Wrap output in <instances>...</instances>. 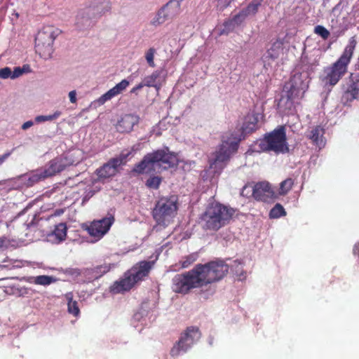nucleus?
<instances>
[{"mask_svg":"<svg viewBox=\"0 0 359 359\" xmlns=\"http://www.w3.org/2000/svg\"><path fill=\"white\" fill-rule=\"evenodd\" d=\"M177 165V155L170 151L169 149L166 147L147 154L142 160L135 165L133 171L138 174H143L150 173L157 169V171L161 172Z\"/></svg>","mask_w":359,"mask_h":359,"instance_id":"f257e3e1","label":"nucleus"},{"mask_svg":"<svg viewBox=\"0 0 359 359\" xmlns=\"http://www.w3.org/2000/svg\"><path fill=\"white\" fill-rule=\"evenodd\" d=\"M154 264V261L137 262L124 273L122 278L113 283L110 287V292L119 294L130 291L137 283L142 282L149 276Z\"/></svg>","mask_w":359,"mask_h":359,"instance_id":"f03ea898","label":"nucleus"},{"mask_svg":"<svg viewBox=\"0 0 359 359\" xmlns=\"http://www.w3.org/2000/svg\"><path fill=\"white\" fill-rule=\"evenodd\" d=\"M235 210L226 205L216 203L210 205L201 217L205 230L217 231L231 220Z\"/></svg>","mask_w":359,"mask_h":359,"instance_id":"7ed1b4c3","label":"nucleus"},{"mask_svg":"<svg viewBox=\"0 0 359 359\" xmlns=\"http://www.w3.org/2000/svg\"><path fill=\"white\" fill-rule=\"evenodd\" d=\"M177 210V196H161L156 201L151 214L158 225L167 226L175 217Z\"/></svg>","mask_w":359,"mask_h":359,"instance_id":"20e7f679","label":"nucleus"},{"mask_svg":"<svg viewBox=\"0 0 359 359\" xmlns=\"http://www.w3.org/2000/svg\"><path fill=\"white\" fill-rule=\"evenodd\" d=\"M241 138H237L231 134L226 140H222L218 149L212 154V158H210V168L215 172H221L230 160L231 156L236 153L238 149Z\"/></svg>","mask_w":359,"mask_h":359,"instance_id":"39448f33","label":"nucleus"},{"mask_svg":"<svg viewBox=\"0 0 359 359\" xmlns=\"http://www.w3.org/2000/svg\"><path fill=\"white\" fill-rule=\"evenodd\" d=\"M259 147L263 151H273L277 154L287 153L289 147L285 126H278L273 130L266 133L260 140Z\"/></svg>","mask_w":359,"mask_h":359,"instance_id":"423d86ee","label":"nucleus"},{"mask_svg":"<svg viewBox=\"0 0 359 359\" xmlns=\"http://www.w3.org/2000/svg\"><path fill=\"white\" fill-rule=\"evenodd\" d=\"M195 266L202 286L220 280L229 271V266L222 260L198 264Z\"/></svg>","mask_w":359,"mask_h":359,"instance_id":"0eeeda50","label":"nucleus"},{"mask_svg":"<svg viewBox=\"0 0 359 359\" xmlns=\"http://www.w3.org/2000/svg\"><path fill=\"white\" fill-rule=\"evenodd\" d=\"M202 287L196 266L193 269L177 274L172 278V291L175 293L187 294L191 289Z\"/></svg>","mask_w":359,"mask_h":359,"instance_id":"6e6552de","label":"nucleus"},{"mask_svg":"<svg viewBox=\"0 0 359 359\" xmlns=\"http://www.w3.org/2000/svg\"><path fill=\"white\" fill-rule=\"evenodd\" d=\"M201 337V332L196 326L187 327L181 334L179 340L170 350L172 357L178 356L181 353H186Z\"/></svg>","mask_w":359,"mask_h":359,"instance_id":"1a4fd4ad","label":"nucleus"},{"mask_svg":"<svg viewBox=\"0 0 359 359\" xmlns=\"http://www.w3.org/2000/svg\"><path fill=\"white\" fill-rule=\"evenodd\" d=\"M55 39L53 27H45L39 31L35 38L36 52L42 57H50L53 51V45Z\"/></svg>","mask_w":359,"mask_h":359,"instance_id":"9d476101","label":"nucleus"},{"mask_svg":"<svg viewBox=\"0 0 359 359\" xmlns=\"http://www.w3.org/2000/svg\"><path fill=\"white\" fill-rule=\"evenodd\" d=\"M182 1L183 0H170L158 11L151 24L156 27L177 17L181 12Z\"/></svg>","mask_w":359,"mask_h":359,"instance_id":"9b49d317","label":"nucleus"},{"mask_svg":"<svg viewBox=\"0 0 359 359\" xmlns=\"http://www.w3.org/2000/svg\"><path fill=\"white\" fill-rule=\"evenodd\" d=\"M114 222L113 216L104 217L100 220L93 221L86 230L89 235L95 238L97 241L101 239L109 230L111 226Z\"/></svg>","mask_w":359,"mask_h":359,"instance_id":"f8f14e48","label":"nucleus"},{"mask_svg":"<svg viewBox=\"0 0 359 359\" xmlns=\"http://www.w3.org/2000/svg\"><path fill=\"white\" fill-rule=\"evenodd\" d=\"M308 86L302 81L300 76H294L290 79V88L286 95L287 100L290 102V105H292L295 99L302 98Z\"/></svg>","mask_w":359,"mask_h":359,"instance_id":"ddd939ff","label":"nucleus"},{"mask_svg":"<svg viewBox=\"0 0 359 359\" xmlns=\"http://www.w3.org/2000/svg\"><path fill=\"white\" fill-rule=\"evenodd\" d=\"M74 161L68 156L57 157L49 161L48 167L43 169L48 177H53L72 165Z\"/></svg>","mask_w":359,"mask_h":359,"instance_id":"4468645a","label":"nucleus"},{"mask_svg":"<svg viewBox=\"0 0 359 359\" xmlns=\"http://www.w3.org/2000/svg\"><path fill=\"white\" fill-rule=\"evenodd\" d=\"M259 114L252 112L248 113L244 118L243 125L241 128V134L237 138H241V140L245 139L248 135L252 134L255 132L258 128Z\"/></svg>","mask_w":359,"mask_h":359,"instance_id":"2eb2a0df","label":"nucleus"},{"mask_svg":"<svg viewBox=\"0 0 359 359\" xmlns=\"http://www.w3.org/2000/svg\"><path fill=\"white\" fill-rule=\"evenodd\" d=\"M356 41L352 37L341 56L338 59V79L346 72V67L352 57Z\"/></svg>","mask_w":359,"mask_h":359,"instance_id":"dca6fc26","label":"nucleus"},{"mask_svg":"<svg viewBox=\"0 0 359 359\" xmlns=\"http://www.w3.org/2000/svg\"><path fill=\"white\" fill-rule=\"evenodd\" d=\"M283 53V43L282 41L277 39L273 42L270 47L267 48L266 53L263 55L262 59L266 65H271L275 62L280 55Z\"/></svg>","mask_w":359,"mask_h":359,"instance_id":"f3484780","label":"nucleus"},{"mask_svg":"<svg viewBox=\"0 0 359 359\" xmlns=\"http://www.w3.org/2000/svg\"><path fill=\"white\" fill-rule=\"evenodd\" d=\"M140 118L137 115L126 114L116 124V130L121 133H130L135 125L139 123Z\"/></svg>","mask_w":359,"mask_h":359,"instance_id":"a211bd4d","label":"nucleus"},{"mask_svg":"<svg viewBox=\"0 0 359 359\" xmlns=\"http://www.w3.org/2000/svg\"><path fill=\"white\" fill-rule=\"evenodd\" d=\"M272 190L269 183L258 182L252 187V196L257 201H267L272 196Z\"/></svg>","mask_w":359,"mask_h":359,"instance_id":"6ab92c4d","label":"nucleus"},{"mask_svg":"<svg viewBox=\"0 0 359 359\" xmlns=\"http://www.w3.org/2000/svg\"><path fill=\"white\" fill-rule=\"evenodd\" d=\"M129 86V81L126 79L122 80L121 82L117 83L114 87L109 90L107 93L103 94L99 97L97 102L99 104H103L107 101L110 100L114 97L121 93L128 86Z\"/></svg>","mask_w":359,"mask_h":359,"instance_id":"aec40b11","label":"nucleus"},{"mask_svg":"<svg viewBox=\"0 0 359 359\" xmlns=\"http://www.w3.org/2000/svg\"><path fill=\"white\" fill-rule=\"evenodd\" d=\"M261 3L259 1H255L249 4L246 8L242 9L238 14L235 15L231 21L235 24H241L244 20L251 14H255L260 6Z\"/></svg>","mask_w":359,"mask_h":359,"instance_id":"412c9836","label":"nucleus"},{"mask_svg":"<svg viewBox=\"0 0 359 359\" xmlns=\"http://www.w3.org/2000/svg\"><path fill=\"white\" fill-rule=\"evenodd\" d=\"M111 8L110 0H92L89 6V11L98 16H102L109 12Z\"/></svg>","mask_w":359,"mask_h":359,"instance_id":"4be33fe9","label":"nucleus"},{"mask_svg":"<svg viewBox=\"0 0 359 359\" xmlns=\"http://www.w3.org/2000/svg\"><path fill=\"white\" fill-rule=\"evenodd\" d=\"M324 129L320 126H317L308 133L306 137L311 140L313 144L319 148L324 147L325 142L323 140Z\"/></svg>","mask_w":359,"mask_h":359,"instance_id":"5701e85b","label":"nucleus"},{"mask_svg":"<svg viewBox=\"0 0 359 359\" xmlns=\"http://www.w3.org/2000/svg\"><path fill=\"white\" fill-rule=\"evenodd\" d=\"M163 73V70H156L151 75L145 76L143 80V85L147 87H154L158 91L163 85V81H161L160 76Z\"/></svg>","mask_w":359,"mask_h":359,"instance_id":"b1692460","label":"nucleus"},{"mask_svg":"<svg viewBox=\"0 0 359 359\" xmlns=\"http://www.w3.org/2000/svg\"><path fill=\"white\" fill-rule=\"evenodd\" d=\"M325 86H334L337 83V62L332 65V67L324 69V76L322 79Z\"/></svg>","mask_w":359,"mask_h":359,"instance_id":"393cba45","label":"nucleus"},{"mask_svg":"<svg viewBox=\"0 0 359 359\" xmlns=\"http://www.w3.org/2000/svg\"><path fill=\"white\" fill-rule=\"evenodd\" d=\"M117 168V166L114 163H111L110 159L107 163L97 169L96 173L100 178H108L116 175Z\"/></svg>","mask_w":359,"mask_h":359,"instance_id":"a878e982","label":"nucleus"},{"mask_svg":"<svg viewBox=\"0 0 359 359\" xmlns=\"http://www.w3.org/2000/svg\"><path fill=\"white\" fill-rule=\"evenodd\" d=\"M359 89L355 83L351 84L341 96V101L344 105L348 104L353 100L356 99Z\"/></svg>","mask_w":359,"mask_h":359,"instance_id":"bb28decb","label":"nucleus"},{"mask_svg":"<svg viewBox=\"0 0 359 359\" xmlns=\"http://www.w3.org/2000/svg\"><path fill=\"white\" fill-rule=\"evenodd\" d=\"M67 227L65 223H60L55 225L54 230L49 236H55V241L60 243L65 240L67 236Z\"/></svg>","mask_w":359,"mask_h":359,"instance_id":"cd10ccee","label":"nucleus"},{"mask_svg":"<svg viewBox=\"0 0 359 359\" xmlns=\"http://www.w3.org/2000/svg\"><path fill=\"white\" fill-rule=\"evenodd\" d=\"M67 299V311L69 313L72 314L74 316H78L80 314V309L79 308L78 302L73 300L72 292H68L65 294Z\"/></svg>","mask_w":359,"mask_h":359,"instance_id":"c85d7f7f","label":"nucleus"},{"mask_svg":"<svg viewBox=\"0 0 359 359\" xmlns=\"http://www.w3.org/2000/svg\"><path fill=\"white\" fill-rule=\"evenodd\" d=\"M46 178L48 177L46 176V174L44 173L43 170H37L29 175L27 184L28 186H33L34 184L44 180Z\"/></svg>","mask_w":359,"mask_h":359,"instance_id":"c756f323","label":"nucleus"},{"mask_svg":"<svg viewBox=\"0 0 359 359\" xmlns=\"http://www.w3.org/2000/svg\"><path fill=\"white\" fill-rule=\"evenodd\" d=\"M294 184V180L288 177L280 183L278 194L280 196L286 195L292 188Z\"/></svg>","mask_w":359,"mask_h":359,"instance_id":"7c9ffc66","label":"nucleus"},{"mask_svg":"<svg viewBox=\"0 0 359 359\" xmlns=\"http://www.w3.org/2000/svg\"><path fill=\"white\" fill-rule=\"evenodd\" d=\"M33 279V283L34 284L43 286L49 285L56 281V278L53 276L46 275L37 276L34 277Z\"/></svg>","mask_w":359,"mask_h":359,"instance_id":"2f4dec72","label":"nucleus"},{"mask_svg":"<svg viewBox=\"0 0 359 359\" xmlns=\"http://www.w3.org/2000/svg\"><path fill=\"white\" fill-rule=\"evenodd\" d=\"M109 270L110 266L109 265H100L89 270V273H90L95 279H98Z\"/></svg>","mask_w":359,"mask_h":359,"instance_id":"473e14b6","label":"nucleus"},{"mask_svg":"<svg viewBox=\"0 0 359 359\" xmlns=\"http://www.w3.org/2000/svg\"><path fill=\"white\" fill-rule=\"evenodd\" d=\"M286 215V212L280 203H277L274 205V207L270 210L269 217L273 219L279 218L281 216H285Z\"/></svg>","mask_w":359,"mask_h":359,"instance_id":"72a5a7b5","label":"nucleus"},{"mask_svg":"<svg viewBox=\"0 0 359 359\" xmlns=\"http://www.w3.org/2000/svg\"><path fill=\"white\" fill-rule=\"evenodd\" d=\"M131 154V151H122L117 157L111 158V163H114L115 165L119 167L121 165H124L127 162L128 157Z\"/></svg>","mask_w":359,"mask_h":359,"instance_id":"f704fd0d","label":"nucleus"},{"mask_svg":"<svg viewBox=\"0 0 359 359\" xmlns=\"http://www.w3.org/2000/svg\"><path fill=\"white\" fill-rule=\"evenodd\" d=\"M61 114H62L61 111H56L53 114H50V115H48V116H42V115L41 116H37L35 118V121L37 123L44 122V121H53V120L57 119L58 117L60 116Z\"/></svg>","mask_w":359,"mask_h":359,"instance_id":"c9c22d12","label":"nucleus"},{"mask_svg":"<svg viewBox=\"0 0 359 359\" xmlns=\"http://www.w3.org/2000/svg\"><path fill=\"white\" fill-rule=\"evenodd\" d=\"M242 263L238 260L234 261L235 271L238 280H243L246 278V273L243 270Z\"/></svg>","mask_w":359,"mask_h":359,"instance_id":"e433bc0d","label":"nucleus"},{"mask_svg":"<svg viewBox=\"0 0 359 359\" xmlns=\"http://www.w3.org/2000/svg\"><path fill=\"white\" fill-rule=\"evenodd\" d=\"M161 182V178L157 176L149 177L147 182L146 185L151 189H156L159 187Z\"/></svg>","mask_w":359,"mask_h":359,"instance_id":"4c0bfd02","label":"nucleus"},{"mask_svg":"<svg viewBox=\"0 0 359 359\" xmlns=\"http://www.w3.org/2000/svg\"><path fill=\"white\" fill-rule=\"evenodd\" d=\"M314 33L321 36L324 40L327 39L330 35V32L322 25L316 26Z\"/></svg>","mask_w":359,"mask_h":359,"instance_id":"58836bf2","label":"nucleus"},{"mask_svg":"<svg viewBox=\"0 0 359 359\" xmlns=\"http://www.w3.org/2000/svg\"><path fill=\"white\" fill-rule=\"evenodd\" d=\"M156 53V49L154 48H150L145 53V58L148 63V65L151 67H155V63L154 61V54Z\"/></svg>","mask_w":359,"mask_h":359,"instance_id":"ea45409f","label":"nucleus"},{"mask_svg":"<svg viewBox=\"0 0 359 359\" xmlns=\"http://www.w3.org/2000/svg\"><path fill=\"white\" fill-rule=\"evenodd\" d=\"M196 260V255H189L184 258L182 262V266L187 268Z\"/></svg>","mask_w":359,"mask_h":359,"instance_id":"a19ab883","label":"nucleus"},{"mask_svg":"<svg viewBox=\"0 0 359 359\" xmlns=\"http://www.w3.org/2000/svg\"><path fill=\"white\" fill-rule=\"evenodd\" d=\"M11 245V241L6 236L0 237V251L7 250Z\"/></svg>","mask_w":359,"mask_h":359,"instance_id":"79ce46f5","label":"nucleus"},{"mask_svg":"<svg viewBox=\"0 0 359 359\" xmlns=\"http://www.w3.org/2000/svg\"><path fill=\"white\" fill-rule=\"evenodd\" d=\"M11 70L9 67H5L0 69V77L2 79H7L11 77Z\"/></svg>","mask_w":359,"mask_h":359,"instance_id":"37998d69","label":"nucleus"},{"mask_svg":"<svg viewBox=\"0 0 359 359\" xmlns=\"http://www.w3.org/2000/svg\"><path fill=\"white\" fill-rule=\"evenodd\" d=\"M234 0H218L217 1V4H218V6H220V8L222 9H224L226 8H227L232 1H233Z\"/></svg>","mask_w":359,"mask_h":359,"instance_id":"c03bdc74","label":"nucleus"},{"mask_svg":"<svg viewBox=\"0 0 359 359\" xmlns=\"http://www.w3.org/2000/svg\"><path fill=\"white\" fill-rule=\"evenodd\" d=\"M23 74V70L20 67H15L13 72H11V79H15L19 77Z\"/></svg>","mask_w":359,"mask_h":359,"instance_id":"a18cd8bd","label":"nucleus"},{"mask_svg":"<svg viewBox=\"0 0 359 359\" xmlns=\"http://www.w3.org/2000/svg\"><path fill=\"white\" fill-rule=\"evenodd\" d=\"M69 100L72 103H76V90H72L69 93Z\"/></svg>","mask_w":359,"mask_h":359,"instance_id":"49530a36","label":"nucleus"},{"mask_svg":"<svg viewBox=\"0 0 359 359\" xmlns=\"http://www.w3.org/2000/svg\"><path fill=\"white\" fill-rule=\"evenodd\" d=\"M11 155V151H7L4 153L3 155L0 156V165H1L6 159Z\"/></svg>","mask_w":359,"mask_h":359,"instance_id":"de8ad7c7","label":"nucleus"},{"mask_svg":"<svg viewBox=\"0 0 359 359\" xmlns=\"http://www.w3.org/2000/svg\"><path fill=\"white\" fill-rule=\"evenodd\" d=\"M145 86L143 85V82L142 81L141 83H140L139 84H137V86H135V87H133L131 90H130V93H135L137 90H140L142 89L143 87H144Z\"/></svg>","mask_w":359,"mask_h":359,"instance_id":"09e8293b","label":"nucleus"},{"mask_svg":"<svg viewBox=\"0 0 359 359\" xmlns=\"http://www.w3.org/2000/svg\"><path fill=\"white\" fill-rule=\"evenodd\" d=\"M34 123L32 121L25 122L22 126V130H27L33 126Z\"/></svg>","mask_w":359,"mask_h":359,"instance_id":"8fccbe9b","label":"nucleus"},{"mask_svg":"<svg viewBox=\"0 0 359 359\" xmlns=\"http://www.w3.org/2000/svg\"><path fill=\"white\" fill-rule=\"evenodd\" d=\"M353 252L355 255H358L359 257V242L355 243L354 245Z\"/></svg>","mask_w":359,"mask_h":359,"instance_id":"3c124183","label":"nucleus"},{"mask_svg":"<svg viewBox=\"0 0 359 359\" xmlns=\"http://www.w3.org/2000/svg\"><path fill=\"white\" fill-rule=\"evenodd\" d=\"M6 267V265H0V269H4Z\"/></svg>","mask_w":359,"mask_h":359,"instance_id":"603ef678","label":"nucleus"},{"mask_svg":"<svg viewBox=\"0 0 359 359\" xmlns=\"http://www.w3.org/2000/svg\"><path fill=\"white\" fill-rule=\"evenodd\" d=\"M248 185H245L244 187H243V192L248 188Z\"/></svg>","mask_w":359,"mask_h":359,"instance_id":"864d4df0","label":"nucleus"}]
</instances>
